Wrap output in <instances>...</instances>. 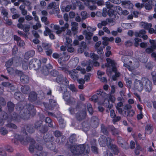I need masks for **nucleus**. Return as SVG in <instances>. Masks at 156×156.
Listing matches in <instances>:
<instances>
[{"label":"nucleus","mask_w":156,"mask_h":156,"mask_svg":"<svg viewBox=\"0 0 156 156\" xmlns=\"http://www.w3.org/2000/svg\"><path fill=\"white\" fill-rule=\"evenodd\" d=\"M69 148L71 152L75 156H81L84 153L88 152L85 145L84 144L79 145H70Z\"/></svg>","instance_id":"f257e3e1"},{"label":"nucleus","mask_w":156,"mask_h":156,"mask_svg":"<svg viewBox=\"0 0 156 156\" xmlns=\"http://www.w3.org/2000/svg\"><path fill=\"white\" fill-rule=\"evenodd\" d=\"M26 140L27 142L30 143L29 150L31 153H34L33 155L36 153L37 152H38L40 151L41 152L42 149V147L41 145L36 144V146H35L34 144H35V141L33 139L30 137H27Z\"/></svg>","instance_id":"f03ea898"},{"label":"nucleus","mask_w":156,"mask_h":156,"mask_svg":"<svg viewBox=\"0 0 156 156\" xmlns=\"http://www.w3.org/2000/svg\"><path fill=\"white\" fill-rule=\"evenodd\" d=\"M3 118L4 119H7L8 121L15 120L19 122L21 119L19 115L15 112L8 116L7 113L4 112L3 113Z\"/></svg>","instance_id":"7ed1b4c3"},{"label":"nucleus","mask_w":156,"mask_h":156,"mask_svg":"<svg viewBox=\"0 0 156 156\" xmlns=\"http://www.w3.org/2000/svg\"><path fill=\"white\" fill-rule=\"evenodd\" d=\"M76 117L79 121H81L84 119L86 115V112L85 109L81 107H77L76 108Z\"/></svg>","instance_id":"20e7f679"},{"label":"nucleus","mask_w":156,"mask_h":156,"mask_svg":"<svg viewBox=\"0 0 156 156\" xmlns=\"http://www.w3.org/2000/svg\"><path fill=\"white\" fill-rule=\"evenodd\" d=\"M106 61L107 63L106 64L105 66L107 67H112V71L115 73V75L117 77H119L120 74L119 73L117 72V70L115 66V63L114 61L109 58H107L106 59Z\"/></svg>","instance_id":"39448f33"},{"label":"nucleus","mask_w":156,"mask_h":156,"mask_svg":"<svg viewBox=\"0 0 156 156\" xmlns=\"http://www.w3.org/2000/svg\"><path fill=\"white\" fill-rule=\"evenodd\" d=\"M112 140L110 137L107 138L104 135L101 136L98 139L99 144L102 147L105 146L107 144H111Z\"/></svg>","instance_id":"423d86ee"},{"label":"nucleus","mask_w":156,"mask_h":156,"mask_svg":"<svg viewBox=\"0 0 156 156\" xmlns=\"http://www.w3.org/2000/svg\"><path fill=\"white\" fill-rule=\"evenodd\" d=\"M41 62L37 59H34L30 60L29 67L30 69H34L35 70L38 69L41 66Z\"/></svg>","instance_id":"0eeeda50"},{"label":"nucleus","mask_w":156,"mask_h":156,"mask_svg":"<svg viewBox=\"0 0 156 156\" xmlns=\"http://www.w3.org/2000/svg\"><path fill=\"white\" fill-rule=\"evenodd\" d=\"M143 83L145 90L148 93L150 92L152 90V85L151 82L147 78L143 77Z\"/></svg>","instance_id":"6e6552de"},{"label":"nucleus","mask_w":156,"mask_h":156,"mask_svg":"<svg viewBox=\"0 0 156 156\" xmlns=\"http://www.w3.org/2000/svg\"><path fill=\"white\" fill-rule=\"evenodd\" d=\"M62 94H63V98L68 104L72 105L75 103V99L71 97L69 91H67Z\"/></svg>","instance_id":"1a4fd4ad"},{"label":"nucleus","mask_w":156,"mask_h":156,"mask_svg":"<svg viewBox=\"0 0 156 156\" xmlns=\"http://www.w3.org/2000/svg\"><path fill=\"white\" fill-rule=\"evenodd\" d=\"M143 77L141 80H135L134 83L135 88L139 92L141 91L144 89V83H143Z\"/></svg>","instance_id":"9d476101"},{"label":"nucleus","mask_w":156,"mask_h":156,"mask_svg":"<svg viewBox=\"0 0 156 156\" xmlns=\"http://www.w3.org/2000/svg\"><path fill=\"white\" fill-rule=\"evenodd\" d=\"M56 82L59 84H63L64 82L67 85L69 84V81L66 77H64L62 75H58L55 79Z\"/></svg>","instance_id":"9b49d317"},{"label":"nucleus","mask_w":156,"mask_h":156,"mask_svg":"<svg viewBox=\"0 0 156 156\" xmlns=\"http://www.w3.org/2000/svg\"><path fill=\"white\" fill-rule=\"evenodd\" d=\"M99 124V120L96 116H93L92 117L90 121V125L91 126L95 128L98 127Z\"/></svg>","instance_id":"f8f14e48"},{"label":"nucleus","mask_w":156,"mask_h":156,"mask_svg":"<svg viewBox=\"0 0 156 156\" xmlns=\"http://www.w3.org/2000/svg\"><path fill=\"white\" fill-rule=\"evenodd\" d=\"M20 118H21L26 120L28 119L30 115V114L29 113V112L24 109L20 111Z\"/></svg>","instance_id":"ddd939ff"},{"label":"nucleus","mask_w":156,"mask_h":156,"mask_svg":"<svg viewBox=\"0 0 156 156\" xmlns=\"http://www.w3.org/2000/svg\"><path fill=\"white\" fill-rule=\"evenodd\" d=\"M52 68V66L49 63L48 64V67L46 65L42 66L41 71L42 74L44 75H47L49 73V69Z\"/></svg>","instance_id":"4468645a"},{"label":"nucleus","mask_w":156,"mask_h":156,"mask_svg":"<svg viewBox=\"0 0 156 156\" xmlns=\"http://www.w3.org/2000/svg\"><path fill=\"white\" fill-rule=\"evenodd\" d=\"M57 105L56 102L54 100L51 99L49 100V104L44 105L45 107L49 110H52Z\"/></svg>","instance_id":"2eb2a0df"},{"label":"nucleus","mask_w":156,"mask_h":156,"mask_svg":"<svg viewBox=\"0 0 156 156\" xmlns=\"http://www.w3.org/2000/svg\"><path fill=\"white\" fill-rule=\"evenodd\" d=\"M71 79L74 80H76L79 77V75L76 69H73L70 70L69 73Z\"/></svg>","instance_id":"dca6fc26"},{"label":"nucleus","mask_w":156,"mask_h":156,"mask_svg":"<svg viewBox=\"0 0 156 156\" xmlns=\"http://www.w3.org/2000/svg\"><path fill=\"white\" fill-rule=\"evenodd\" d=\"M30 78L29 76L27 75L23 74L20 77V81L22 84H26L29 83Z\"/></svg>","instance_id":"f3484780"},{"label":"nucleus","mask_w":156,"mask_h":156,"mask_svg":"<svg viewBox=\"0 0 156 156\" xmlns=\"http://www.w3.org/2000/svg\"><path fill=\"white\" fill-rule=\"evenodd\" d=\"M34 105L30 103H27L25 105L24 108V109H26L29 112V113L30 114L31 112L34 113L35 112V110L34 109Z\"/></svg>","instance_id":"a211bd4d"},{"label":"nucleus","mask_w":156,"mask_h":156,"mask_svg":"<svg viewBox=\"0 0 156 156\" xmlns=\"http://www.w3.org/2000/svg\"><path fill=\"white\" fill-rule=\"evenodd\" d=\"M67 86L68 85L66 84H62L60 85L58 90L60 93L63 94L68 91Z\"/></svg>","instance_id":"6ab92c4d"},{"label":"nucleus","mask_w":156,"mask_h":156,"mask_svg":"<svg viewBox=\"0 0 156 156\" xmlns=\"http://www.w3.org/2000/svg\"><path fill=\"white\" fill-rule=\"evenodd\" d=\"M101 132L104 134L108 136L109 134V133L108 130V129H109V126H106L104 124H101Z\"/></svg>","instance_id":"aec40b11"},{"label":"nucleus","mask_w":156,"mask_h":156,"mask_svg":"<svg viewBox=\"0 0 156 156\" xmlns=\"http://www.w3.org/2000/svg\"><path fill=\"white\" fill-rule=\"evenodd\" d=\"M26 104V102L25 101H21L18 103L16 106V109L18 111H20L23 110L24 108L25 105Z\"/></svg>","instance_id":"412c9836"},{"label":"nucleus","mask_w":156,"mask_h":156,"mask_svg":"<svg viewBox=\"0 0 156 156\" xmlns=\"http://www.w3.org/2000/svg\"><path fill=\"white\" fill-rule=\"evenodd\" d=\"M45 122L46 123H48V126L49 127L52 128L53 129H55L57 127V126L55 125H54L53 123L52 122L51 119L49 117H46L45 119Z\"/></svg>","instance_id":"4be33fe9"},{"label":"nucleus","mask_w":156,"mask_h":156,"mask_svg":"<svg viewBox=\"0 0 156 156\" xmlns=\"http://www.w3.org/2000/svg\"><path fill=\"white\" fill-rule=\"evenodd\" d=\"M21 92L24 94H28L30 92V87L28 85L23 86L21 88Z\"/></svg>","instance_id":"5701e85b"},{"label":"nucleus","mask_w":156,"mask_h":156,"mask_svg":"<svg viewBox=\"0 0 156 156\" xmlns=\"http://www.w3.org/2000/svg\"><path fill=\"white\" fill-rule=\"evenodd\" d=\"M71 30L73 34L75 35L77 33L78 23L75 22H72L71 23Z\"/></svg>","instance_id":"b1692460"},{"label":"nucleus","mask_w":156,"mask_h":156,"mask_svg":"<svg viewBox=\"0 0 156 156\" xmlns=\"http://www.w3.org/2000/svg\"><path fill=\"white\" fill-rule=\"evenodd\" d=\"M83 34L85 35V38L87 40H90L92 37L93 35V34L91 32H88V31L86 30H84L83 32Z\"/></svg>","instance_id":"393cba45"},{"label":"nucleus","mask_w":156,"mask_h":156,"mask_svg":"<svg viewBox=\"0 0 156 156\" xmlns=\"http://www.w3.org/2000/svg\"><path fill=\"white\" fill-rule=\"evenodd\" d=\"M35 52L34 51H29L25 53L24 55L25 59L27 60L29 58L32 57L34 55Z\"/></svg>","instance_id":"a878e982"},{"label":"nucleus","mask_w":156,"mask_h":156,"mask_svg":"<svg viewBox=\"0 0 156 156\" xmlns=\"http://www.w3.org/2000/svg\"><path fill=\"white\" fill-rule=\"evenodd\" d=\"M109 130L112 132V134L113 135H119V131L115 128L113 126H109Z\"/></svg>","instance_id":"bb28decb"},{"label":"nucleus","mask_w":156,"mask_h":156,"mask_svg":"<svg viewBox=\"0 0 156 156\" xmlns=\"http://www.w3.org/2000/svg\"><path fill=\"white\" fill-rule=\"evenodd\" d=\"M8 109L9 112H12L13 111L15 105L12 102L9 101L7 104Z\"/></svg>","instance_id":"cd10ccee"},{"label":"nucleus","mask_w":156,"mask_h":156,"mask_svg":"<svg viewBox=\"0 0 156 156\" xmlns=\"http://www.w3.org/2000/svg\"><path fill=\"white\" fill-rule=\"evenodd\" d=\"M44 139L45 141L47 142L54 140V137L53 135L50 134H47L44 136Z\"/></svg>","instance_id":"c85d7f7f"},{"label":"nucleus","mask_w":156,"mask_h":156,"mask_svg":"<svg viewBox=\"0 0 156 156\" xmlns=\"http://www.w3.org/2000/svg\"><path fill=\"white\" fill-rule=\"evenodd\" d=\"M69 24L67 23L65 24L64 26L62 27L58 30H57L56 32V34H60L62 31H64L66 30V29L68 28L69 27Z\"/></svg>","instance_id":"c756f323"},{"label":"nucleus","mask_w":156,"mask_h":156,"mask_svg":"<svg viewBox=\"0 0 156 156\" xmlns=\"http://www.w3.org/2000/svg\"><path fill=\"white\" fill-rule=\"evenodd\" d=\"M112 150L114 154H118L119 153V150L117 146L113 144H110Z\"/></svg>","instance_id":"7c9ffc66"},{"label":"nucleus","mask_w":156,"mask_h":156,"mask_svg":"<svg viewBox=\"0 0 156 156\" xmlns=\"http://www.w3.org/2000/svg\"><path fill=\"white\" fill-rule=\"evenodd\" d=\"M37 95L35 92H32L29 96V99L31 102L34 101L37 99Z\"/></svg>","instance_id":"2f4dec72"},{"label":"nucleus","mask_w":156,"mask_h":156,"mask_svg":"<svg viewBox=\"0 0 156 156\" xmlns=\"http://www.w3.org/2000/svg\"><path fill=\"white\" fill-rule=\"evenodd\" d=\"M117 141L118 143L119 144L121 145L122 147L123 148H125V145H126V142H124L123 139L120 136H118Z\"/></svg>","instance_id":"473e14b6"},{"label":"nucleus","mask_w":156,"mask_h":156,"mask_svg":"<svg viewBox=\"0 0 156 156\" xmlns=\"http://www.w3.org/2000/svg\"><path fill=\"white\" fill-rule=\"evenodd\" d=\"M103 105L106 108H109L110 109H111L113 107L112 104H110L109 100L106 98L104 102L103 103Z\"/></svg>","instance_id":"72a5a7b5"},{"label":"nucleus","mask_w":156,"mask_h":156,"mask_svg":"<svg viewBox=\"0 0 156 156\" xmlns=\"http://www.w3.org/2000/svg\"><path fill=\"white\" fill-rule=\"evenodd\" d=\"M82 129L85 132L88 131L90 129V126L87 122H84L82 123Z\"/></svg>","instance_id":"f704fd0d"},{"label":"nucleus","mask_w":156,"mask_h":156,"mask_svg":"<svg viewBox=\"0 0 156 156\" xmlns=\"http://www.w3.org/2000/svg\"><path fill=\"white\" fill-rule=\"evenodd\" d=\"M41 133H44L47 132L48 130V127L45 125L43 124L38 130Z\"/></svg>","instance_id":"c9c22d12"},{"label":"nucleus","mask_w":156,"mask_h":156,"mask_svg":"<svg viewBox=\"0 0 156 156\" xmlns=\"http://www.w3.org/2000/svg\"><path fill=\"white\" fill-rule=\"evenodd\" d=\"M117 9L118 10V12L119 13L121 14H123L124 15H126L129 14V12L127 10H123L119 6H117Z\"/></svg>","instance_id":"e433bc0d"},{"label":"nucleus","mask_w":156,"mask_h":156,"mask_svg":"<svg viewBox=\"0 0 156 156\" xmlns=\"http://www.w3.org/2000/svg\"><path fill=\"white\" fill-rule=\"evenodd\" d=\"M26 130L30 133H33L34 132V129L33 128V126L28 124L26 126Z\"/></svg>","instance_id":"4c0bfd02"},{"label":"nucleus","mask_w":156,"mask_h":156,"mask_svg":"<svg viewBox=\"0 0 156 156\" xmlns=\"http://www.w3.org/2000/svg\"><path fill=\"white\" fill-rule=\"evenodd\" d=\"M42 46L45 51L51 48V45L49 43H42Z\"/></svg>","instance_id":"58836bf2"},{"label":"nucleus","mask_w":156,"mask_h":156,"mask_svg":"<svg viewBox=\"0 0 156 156\" xmlns=\"http://www.w3.org/2000/svg\"><path fill=\"white\" fill-rule=\"evenodd\" d=\"M142 27L144 28V29L146 30H148L149 29V28H151L152 27V24L151 23H142L141 24Z\"/></svg>","instance_id":"ea45409f"},{"label":"nucleus","mask_w":156,"mask_h":156,"mask_svg":"<svg viewBox=\"0 0 156 156\" xmlns=\"http://www.w3.org/2000/svg\"><path fill=\"white\" fill-rule=\"evenodd\" d=\"M76 140V136L75 134L71 135L69 138V142L71 143H75Z\"/></svg>","instance_id":"a19ab883"},{"label":"nucleus","mask_w":156,"mask_h":156,"mask_svg":"<svg viewBox=\"0 0 156 156\" xmlns=\"http://www.w3.org/2000/svg\"><path fill=\"white\" fill-rule=\"evenodd\" d=\"M152 3V1H149L146 3L144 6L145 9L147 10H150L152 9V6L151 4Z\"/></svg>","instance_id":"79ce46f5"},{"label":"nucleus","mask_w":156,"mask_h":156,"mask_svg":"<svg viewBox=\"0 0 156 156\" xmlns=\"http://www.w3.org/2000/svg\"><path fill=\"white\" fill-rule=\"evenodd\" d=\"M42 124V122L40 121H36L34 123V128L38 130Z\"/></svg>","instance_id":"37998d69"},{"label":"nucleus","mask_w":156,"mask_h":156,"mask_svg":"<svg viewBox=\"0 0 156 156\" xmlns=\"http://www.w3.org/2000/svg\"><path fill=\"white\" fill-rule=\"evenodd\" d=\"M65 37L66 40V42H65V45L66 46L72 45V39L69 37L65 36Z\"/></svg>","instance_id":"c03bdc74"},{"label":"nucleus","mask_w":156,"mask_h":156,"mask_svg":"<svg viewBox=\"0 0 156 156\" xmlns=\"http://www.w3.org/2000/svg\"><path fill=\"white\" fill-rule=\"evenodd\" d=\"M122 3L125 5V7L126 8H132L133 6V4L130 3V1H124Z\"/></svg>","instance_id":"a18cd8bd"},{"label":"nucleus","mask_w":156,"mask_h":156,"mask_svg":"<svg viewBox=\"0 0 156 156\" xmlns=\"http://www.w3.org/2000/svg\"><path fill=\"white\" fill-rule=\"evenodd\" d=\"M57 3L55 2H52L50 3L48 5V9H53L57 6L58 5H56Z\"/></svg>","instance_id":"49530a36"},{"label":"nucleus","mask_w":156,"mask_h":156,"mask_svg":"<svg viewBox=\"0 0 156 156\" xmlns=\"http://www.w3.org/2000/svg\"><path fill=\"white\" fill-rule=\"evenodd\" d=\"M8 131L5 128L2 127L0 128V133L2 135L4 136L8 133Z\"/></svg>","instance_id":"de8ad7c7"},{"label":"nucleus","mask_w":156,"mask_h":156,"mask_svg":"<svg viewBox=\"0 0 156 156\" xmlns=\"http://www.w3.org/2000/svg\"><path fill=\"white\" fill-rule=\"evenodd\" d=\"M146 133L147 134H150L152 132V129L150 125H147L146 126Z\"/></svg>","instance_id":"09e8293b"},{"label":"nucleus","mask_w":156,"mask_h":156,"mask_svg":"<svg viewBox=\"0 0 156 156\" xmlns=\"http://www.w3.org/2000/svg\"><path fill=\"white\" fill-rule=\"evenodd\" d=\"M115 13V11L112 9H109L108 10V14L110 17H113L114 18H115L116 16Z\"/></svg>","instance_id":"8fccbe9b"},{"label":"nucleus","mask_w":156,"mask_h":156,"mask_svg":"<svg viewBox=\"0 0 156 156\" xmlns=\"http://www.w3.org/2000/svg\"><path fill=\"white\" fill-rule=\"evenodd\" d=\"M59 72L55 69L52 70L50 72L51 75L53 77L57 76L59 75Z\"/></svg>","instance_id":"3c124183"},{"label":"nucleus","mask_w":156,"mask_h":156,"mask_svg":"<svg viewBox=\"0 0 156 156\" xmlns=\"http://www.w3.org/2000/svg\"><path fill=\"white\" fill-rule=\"evenodd\" d=\"M81 15L82 16V19L83 20H85L89 16V15L88 14L86 11H83L81 12Z\"/></svg>","instance_id":"603ef678"},{"label":"nucleus","mask_w":156,"mask_h":156,"mask_svg":"<svg viewBox=\"0 0 156 156\" xmlns=\"http://www.w3.org/2000/svg\"><path fill=\"white\" fill-rule=\"evenodd\" d=\"M90 57L93 59V60H97L99 58L98 56L96 54H95L94 53H91L90 54Z\"/></svg>","instance_id":"864d4df0"},{"label":"nucleus","mask_w":156,"mask_h":156,"mask_svg":"<svg viewBox=\"0 0 156 156\" xmlns=\"http://www.w3.org/2000/svg\"><path fill=\"white\" fill-rule=\"evenodd\" d=\"M135 114L134 111L133 110H131L128 111L127 112V113L125 115V116H129V117H132Z\"/></svg>","instance_id":"5fc2aeb1"},{"label":"nucleus","mask_w":156,"mask_h":156,"mask_svg":"<svg viewBox=\"0 0 156 156\" xmlns=\"http://www.w3.org/2000/svg\"><path fill=\"white\" fill-rule=\"evenodd\" d=\"M22 67L23 69L27 70L28 67V63L26 61H23L22 62Z\"/></svg>","instance_id":"6e6d98bb"},{"label":"nucleus","mask_w":156,"mask_h":156,"mask_svg":"<svg viewBox=\"0 0 156 156\" xmlns=\"http://www.w3.org/2000/svg\"><path fill=\"white\" fill-rule=\"evenodd\" d=\"M45 30L44 31V36H47L51 32V30L48 27H45Z\"/></svg>","instance_id":"4d7b16f0"},{"label":"nucleus","mask_w":156,"mask_h":156,"mask_svg":"<svg viewBox=\"0 0 156 156\" xmlns=\"http://www.w3.org/2000/svg\"><path fill=\"white\" fill-rule=\"evenodd\" d=\"M87 110L90 114L92 115L93 112V110L91 105L90 103L87 104Z\"/></svg>","instance_id":"13d9d810"},{"label":"nucleus","mask_w":156,"mask_h":156,"mask_svg":"<svg viewBox=\"0 0 156 156\" xmlns=\"http://www.w3.org/2000/svg\"><path fill=\"white\" fill-rule=\"evenodd\" d=\"M78 1L77 0H71V2L73 4L72 9H76V7L77 5Z\"/></svg>","instance_id":"bf43d9fd"},{"label":"nucleus","mask_w":156,"mask_h":156,"mask_svg":"<svg viewBox=\"0 0 156 156\" xmlns=\"http://www.w3.org/2000/svg\"><path fill=\"white\" fill-rule=\"evenodd\" d=\"M6 126L9 128L16 129L17 126L15 124L12 123H8L6 125Z\"/></svg>","instance_id":"052dcab7"},{"label":"nucleus","mask_w":156,"mask_h":156,"mask_svg":"<svg viewBox=\"0 0 156 156\" xmlns=\"http://www.w3.org/2000/svg\"><path fill=\"white\" fill-rule=\"evenodd\" d=\"M68 86L69 88L73 92H75L76 91V88L74 84H70L69 85L68 84Z\"/></svg>","instance_id":"680f3d73"},{"label":"nucleus","mask_w":156,"mask_h":156,"mask_svg":"<svg viewBox=\"0 0 156 156\" xmlns=\"http://www.w3.org/2000/svg\"><path fill=\"white\" fill-rule=\"evenodd\" d=\"M13 63V59H10L6 62V66L7 67H9L12 66Z\"/></svg>","instance_id":"e2e57ef3"},{"label":"nucleus","mask_w":156,"mask_h":156,"mask_svg":"<svg viewBox=\"0 0 156 156\" xmlns=\"http://www.w3.org/2000/svg\"><path fill=\"white\" fill-rule=\"evenodd\" d=\"M46 145L47 147L51 150H53L54 149L53 145L50 142H47L46 144Z\"/></svg>","instance_id":"0e129e2a"},{"label":"nucleus","mask_w":156,"mask_h":156,"mask_svg":"<svg viewBox=\"0 0 156 156\" xmlns=\"http://www.w3.org/2000/svg\"><path fill=\"white\" fill-rule=\"evenodd\" d=\"M91 150L92 152L95 154H98V148L96 146H92Z\"/></svg>","instance_id":"69168bd1"},{"label":"nucleus","mask_w":156,"mask_h":156,"mask_svg":"<svg viewBox=\"0 0 156 156\" xmlns=\"http://www.w3.org/2000/svg\"><path fill=\"white\" fill-rule=\"evenodd\" d=\"M53 134L55 136L57 137L61 136L62 134V133L58 130H56L54 132Z\"/></svg>","instance_id":"338daca9"},{"label":"nucleus","mask_w":156,"mask_h":156,"mask_svg":"<svg viewBox=\"0 0 156 156\" xmlns=\"http://www.w3.org/2000/svg\"><path fill=\"white\" fill-rule=\"evenodd\" d=\"M96 29V28L95 27H91L89 26L87 27V30H86L88 31V32H91L92 33L95 31Z\"/></svg>","instance_id":"774afa93"}]
</instances>
